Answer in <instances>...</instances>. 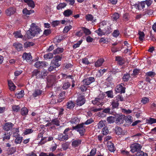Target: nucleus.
Here are the masks:
<instances>
[{"label":"nucleus","mask_w":156,"mask_h":156,"mask_svg":"<svg viewBox=\"0 0 156 156\" xmlns=\"http://www.w3.org/2000/svg\"><path fill=\"white\" fill-rule=\"evenodd\" d=\"M15 37L16 38H21L23 37V35L21 34L20 32L19 31H16L14 33Z\"/></svg>","instance_id":"nucleus-50"},{"label":"nucleus","mask_w":156,"mask_h":156,"mask_svg":"<svg viewBox=\"0 0 156 156\" xmlns=\"http://www.w3.org/2000/svg\"><path fill=\"white\" fill-rule=\"evenodd\" d=\"M83 33H84L86 35H90L91 34V32L90 30L89 29L85 27L83 28Z\"/></svg>","instance_id":"nucleus-48"},{"label":"nucleus","mask_w":156,"mask_h":156,"mask_svg":"<svg viewBox=\"0 0 156 156\" xmlns=\"http://www.w3.org/2000/svg\"><path fill=\"white\" fill-rule=\"evenodd\" d=\"M41 74V72L37 70H34L33 72L32 76H36L37 78H42Z\"/></svg>","instance_id":"nucleus-22"},{"label":"nucleus","mask_w":156,"mask_h":156,"mask_svg":"<svg viewBox=\"0 0 156 156\" xmlns=\"http://www.w3.org/2000/svg\"><path fill=\"white\" fill-rule=\"evenodd\" d=\"M106 123V121L101 120L100 121L97 125L98 128V129H101L102 128L105 126Z\"/></svg>","instance_id":"nucleus-27"},{"label":"nucleus","mask_w":156,"mask_h":156,"mask_svg":"<svg viewBox=\"0 0 156 156\" xmlns=\"http://www.w3.org/2000/svg\"><path fill=\"white\" fill-rule=\"evenodd\" d=\"M116 99L119 101H124L123 97L120 95H117L115 98Z\"/></svg>","instance_id":"nucleus-61"},{"label":"nucleus","mask_w":156,"mask_h":156,"mask_svg":"<svg viewBox=\"0 0 156 156\" xmlns=\"http://www.w3.org/2000/svg\"><path fill=\"white\" fill-rule=\"evenodd\" d=\"M42 92V91L41 90L38 89H36L33 94V97H36L41 95Z\"/></svg>","instance_id":"nucleus-25"},{"label":"nucleus","mask_w":156,"mask_h":156,"mask_svg":"<svg viewBox=\"0 0 156 156\" xmlns=\"http://www.w3.org/2000/svg\"><path fill=\"white\" fill-rule=\"evenodd\" d=\"M108 150L111 152H114L115 150L113 144L111 142L108 143Z\"/></svg>","instance_id":"nucleus-29"},{"label":"nucleus","mask_w":156,"mask_h":156,"mask_svg":"<svg viewBox=\"0 0 156 156\" xmlns=\"http://www.w3.org/2000/svg\"><path fill=\"white\" fill-rule=\"evenodd\" d=\"M34 130L31 129H26L24 130V134L25 135L30 134L33 133Z\"/></svg>","instance_id":"nucleus-42"},{"label":"nucleus","mask_w":156,"mask_h":156,"mask_svg":"<svg viewBox=\"0 0 156 156\" xmlns=\"http://www.w3.org/2000/svg\"><path fill=\"white\" fill-rule=\"evenodd\" d=\"M119 17V14L117 12L114 13L111 16L112 20L115 21H117V20Z\"/></svg>","instance_id":"nucleus-26"},{"label":"nucleus","mask_w":156,"mask_h":156,"mask_svg":"<svg viewBox=\"0 0 156 156\" xmlns=\"http://www.w3.org/2000/svg\"><path fill=\"white\" fill-rule=\"evenodd\" d=\"M92 103L94 105L98 106L99 107H101L104 104L103 98L98 96L95 98L94 99L92 100Z\"/></svg>","instance_id":"nucleus-3"},{"label":"nucleus","mask_w":156,"mask_h":156,"mask_svg":"<svg viewBox=\"0 0 156 156\" xmlns=\"http://www.w3.org/2000/svg\"><path fill=\"white\" fill-rule=\"evenodd\" d=\"M60 23L59 21L56 20L52 21L51 23V24L53 27H55L58 26Z\"/></svg>","instance_id":"nucleus-57"},{"label":"nucleus","mask_w":156,"mask_h":156,"mask_svg":"<svg viewBox=\"0 0 156 156\" xmlns=\"http://www.w3.org/2000/svg\"><path fill=\"white\" fill-rule=\"evenodd\" d=\"M44 138H41V140L39 142V143L40 144H44L47 141H51L53 139V137H52V136H49V137H48V139L47 140H46L45 141H43V140H44Z\"/></svg>","instance_id":"nucleus-41"},{"label":"nucleus","mask_w":156,"mask_h":156,"mask_svg":"<svg viewBox=\"0 0 156 156\" xmlns=\"http://www.w3.org/2000/svg\"><path fill=\"white\" fill-rule=\"evenodd\" d=\"M12 109L14 112H17L20 110V107L19 105H13L12 107Z\"/></svg>","instance_id":"nucleus-58"},{"label":"nucleus","mask_w":156,"mask_h":156,"mask_svg":"<svg viewBox=\"0 0 156 156\" xmlns=\"http://www.w3.org/2000/svg\"><path fill=\"white\" fill-rule=\"evenodd\" d=\"M28 110L27 108L24 107L21 110V114L23 116L27 115L28 112Z\"/></svg>","instance_id":"nucleus-32"},{"label":"nucleus","mask_w":156,"mask_h":156,"mask_svg":"<svg viewBox=\"0 0 156 156\" xmlns=\"http://www.w3.org/2000/svg\"><path fill=\"white\" fill-rule=\"evenodd\" d=\"M142 147V146L141 145L137 143H135L131 145L130 151L132 153L138 152L141 150Z\"/></svg>","instance_id":"nucleus-4"},{"label":"nucleus","mask_w":156,"mask_h":156,"mask_svg":"<svg viewBox=\"0 0 156 156\" xmlns=\"http://www.w3.org/2000/svg\"><path fill=\"white\" fill-rule=\"evenodd\" d=\"M79 121V119L77 117H73L72 118L70 122L72 124H77L78 123Z\"/></svg>","instance_id":"nucleus-40"},{"label":"nucleus","mask_w":156,"mask_h":156,"mask_svg":"<svg viewBox=\"0 0 156 156\" xmlns=\"http://www.w3.org/2000/svg\"><path fill=\"white\" fill-rule=\"evenodd\" d=\"M82 61L83 64L86 65H88L90 64V62L89 61L88 59L86 58H83Z\"/></svg>","instance_id":"nucleus-60"},{"label":"nucleus","mask_w":156,"mask_h":156,"mask_svg":"<svg viewBox=\"0 0 156 156\" xmlns=\"http://www.w3.org/2000/svg\"><path fill=\"white\" fill-rule=\"evenodd\" d=\"M115 61L118 62V64L120 65H122L124 64L125 61L124 59L122 57L119 56H117L115 57Z\"/></svg>","instance_id":"nucleus-21"},{"label":"nucleus","mask_w":156,"mask_h":156,"mask_svg":"<svg viewBox=\"0 0 156 156\" xmlns=\"http://www.w3.org/2000/svg\"><path fill=\"white\" fill-rule=\"evenodd\" d=\"M63 49L62 48H58L54 50L53 51V54H58L63 52Z\"/></svg>","instance_id":"nucleus-38"},{"label":"nucleus","mask_w":156,"mask_h":156,"mask_svg":"<svg viewBox=\"0 0 156 156\" xmlns=\"http://www.w3.org/2000/svg\"><path fill=\"white\" fill-rule=\"evenodd\" d=\"M24 95V91L23 90H21L19 92L15 94V96L18 98H22Z\"/></svg>","instance_id":"nucleus-34"},{"label":"nucleus","mask_w":156,"mask_h":156,"mask_svg":"<svg viewBox=\"0 0 156 156\" xmlns=\"http://www.w3.org/2000/svg\"><path fill=\"white\" fill-rule=\"evenodd\" d=\"M88 87V86L86 85L83 84L81 85L79 87L80 89L82 91H84L87 90Z\"/></svg>","instance_id":"nucleus-55"},{"label":"nucleus","mask_w":156,"mask_h":156,"mask_svg":"<svg viewBox=\"0 0 156 156\" xmlns=\"http://www.w3.org/2000/svg\"><path fill=\"white\" fill-rule=\"evenodd\" d=\"M13 126V124L11 122H6L3 125V129L5 131H8L12 128Z\"/></svg>","instance_id":"nucleus-11"},{"label":"nucleus","mask_w":156,"mask_h":156,"mask_svg":"<svg viewBox=\"0 0 156 156\" xmlns=\"http://www.w3.org/2000/svg\"><path fill=\"white\" fill-rule=\"evenodd\" d=\"M67 108L71 109L73 108L75 106V104L74 102L72 101H69L67 103Z\"/></svg>","instance_id":"nucleus-30"},{"label":"nucleus","mask_w":156,"mask_h":156,"mask_svg":"<svg viewBox=\"0 0 156 156\" xmlns=\"http://www.w3.org/2000/svg\"><path fill=\"white\" fill-rule=\"evenodd\" d=\"M72 28V27L71 25L66 26L64 28L63 32L64 33H67Z\"/></svg>","instance_id":"nucleus-52"},{"label":"nucleus","mask_w":156,"mask_h":156,"mask_svg":"<svg viewBox=\"0 0 156 156\" xmlns=\"http://www.w3.org/2000/svg\"><path fill=\"white\" fill-rule=\"evenodd\" d=\"M52 125H55L57 126H59V122L58 119H52L50 122L47 123L46 125V126H51Z\"/></svg>","instance_id":"nucleus-14"},{"label":"nucleus","mask_w":156,"mask_h":156,"mask_svg":"<svg viewBox=\"0 0 156 156\" xmlns=\"http://www.w3.org/2000/svg\"><path fill=\"white\" fill-rule=\"evenodd\" d=\"M130 78V75L126 73L122 77V79L125 82L127 81Z\"/></svg>","instance_id":"nucleus-45"},{"label":"nucleus","mask_w":156,"mask_h":156,"mask_svg":"<svg viewBox=\"0 0 156 156\" xmlns=\"http://www.w3.org/2000/svg\"><path fill=\"white\" fill-rule=\"evenodd\" d=\"M73 11L71 9H68L65 10L63 12V14L65 17H69L73 14Z\"/></svg>","instance_id":"nucleus-16"},{"label":"nucleus","mask_w":156,"mask_h":156,"mask_svg":"<svg viewBox=\"0 0 156 156\" xmlns=\"http://www.w3.org/2000/svg\"><path fill=\"white\" fill-rule=\"evenodd\" d=\"M13 45L18 51H21L23 49L22 44L19 42L14 43Z\"/></svg>","instance_id":"nucleus-17"},{"label":"nucleus","mask_w":156,"mask_h":156,"mask_svg":"<svg viewBox=\"0 0 156 156\" xmlns=\"http://www.w3.org/2000/svg\"><path fill=\"white\" fill-rule=\"evenodd\" d=\"M115 118L113 116L108 117L107 118V120L108 123L111 124L115 121Z\"/></svg>","instance_id":"nucleus-44"},{"label":"nucleus","mask_w":156,"mask_h":156,"mask_svg":"<svg viewBox=\"0 0 156 156\" xmlns=\"http://www.w3.org/2000/svg\"><path fill=\"white\" fill-rule=\"evenodd\" d=\"M39 156H55V155L52 153L48 154L44 153H41L40 154Z\"/></svg>","instance_id":"nucleus-64"},{"label":"nucleus","mask_w":156,"mask_h":156,"mask_svg":"<svg viewBox=\"0 0 156 156\" xmlns=\"http://www.w3.org/2000/svg\"><path fill=\"white\" fill-rule=\"evenodd\" d=\"M41 31V29L38 27L30 29L27 33L28 38H30L32 36H34L36 34L39 33Z\"/></svg>","instance_id":"nucleus-1"},{"label":"nucleus","mask_w":156,"mask_h":156,"mask_svg":"<svg viewBox=\"0 0 156 156\" xmlns=\"http://www.w3.org/2000/svg\"><path fill=\"white\" fill-rule=\"evenodd\" d=\"M145 5L144 1H143L136 5L137 7L139 10L141 9L145 8Z\"/></svg>","instance_id":"nucleus-31"},{"label":"nucleus","mask_w":156,"mask_h":156,"mask_svg":"<svg viewBox=\"0 0 156 156\" xmlns=\"http://www.w3.org/2000/svg\"><path fill=\"white\" fill-rule=\"evenodd\" d=\"M16 139L15 140V142L16 144H20L23 140V137L20 136L15 137Z\"/></svg>","instance_id":"nucleus-35"},{"label":"nucleus","mask_w":156,"mask_h":156,"mask_svg":"<svg viewBox=\"0 0 156 156\" xmlns=\"http://www.w3.org/2000/svg\"><path fill=\"white\" fill-rule=\"evenodd\" d=\"M102 133L104 135H107L109 133V130L106 127H105L102 129Z\"/></svg>","instance_id":"nucleus-63"},{"label":"nucleus","mask_w":156,"mask_h":156,"mask_svg":"<svg viewBox=\"0 0 156 156\" xmlns=\"http://www.w3.org/2000/svg\"><path fill=\"white\" fill-rule=\"evenodd\" d=\"M61 60V58L59 56H57L55 57L54 59L52 60L51 63L53 64L56 68L58 67L60 65V64L58 62V61Z\"/></svg>","instance_id":"nucleus-6"},{"label":"nucleus","mask_w":156,"mask_h":156,"mask_svg":"<svg viewBox=\"0 0 156 156\" xmlns=\"http://www.w3.org/2000/svg\"><path fill=\"white\" fill-rule=\"evenodd\" d=\"M10 134L9 133L5 132L3 133L2 135V140L4 141H6L10 139Z\"/></svg>","instance_id":"nucleus-19"},{"label":"nucleus","mask_w":156,"mask_h":156,"mask_svg":"<svg viewBox=\"0 0 156 156\" xmlns=\"http://www.w3.org/2000/svg\"><path fill=\"white\" fill-rule=\"evenodd\" d=\"M125 120L127 125L130 124L132 122L131 119V116H130L129 117H127L126 119L125 118Z\"/></svg>","instance_id":"nucleus-56"},{"label":"nucleus","mask_w":156,"mask_h":156,"mask_svg":"<svg viewBox=\"0 0 156 156\" xmlns=\"http://www.w3.org/2000/svg\"><path fill=\"white\" fill-rule=\"evenodd\" d=\"M66 6V4L65 3H60L57 6V9L58 10H59L64 8Z\"/></svg>","instance_id":"nucleus-36"},{"label":"nucleus","mask_w":156,"mask_h":156,"mask_svg":"<svg viewBox=\"0 0 156 156\" xmlns=\"http://www.w3.org/2000/svg\"><path fill=\"white\" fill-rule=\"evenodd\" d=\"M95 32L99 36H101L105 34L104 32L100 28H99L97 30H96Z\"/></svg>","instance_id":"nucleus-54"},{"label":"nucleus","mask_w":156,"mask_h":156,"mask_svg":"<svg viewBox=\"0 0 156 156\" xmlns=\"http://www.w3.org/2000/svg\"><path fill=\"white\" fill-rule=\"evenodd\" d=\"M104 61V60L103 58H101L98 59L95 63V66L96 67H98L101 66L103 62Z\"/></svg>","instance_id":"nucleus-20"},{"label":"nucleus","mask_w":156,"mask_h":156,"mask_svg":"<svg viewBox=\"0 0 156 156\" xmlns=\"http://www.w3.org/2000/svg\"><path fill=\"white\" fill-rule=\"evenodd\" d=\"M34 12L33 10H28L26 8L24 9L23 10V13L25 15H30V14Z\"/></svg>","instance_id":"nucleus-28"},{"label":"nucleus","mask_w":156,"mask_h":156,"mask_svg":"<svg viewBox=\"0 0 156 156\" xmlns=\"http://www.w3.org/2000/svg\"><path fill=\"white\" fill-rule=\"evenodd\" d=\"M111 104L112 105V107L113 108H118L119 104L118 101L116 99L112 100L111 102Z\"/></svg>","instance_id":"nucleus-18"},{"label":"nucleus","mask_w":156,"mask_h":156,"mask_svg":"<svg viewBox=\"0 0 156 156\" xmlns=\"http://www.w3.org/2000/svg\"><path fill=\"white\" fill-rule=\"evenodd\" d=\"M16 12L15 8L10 7L5 10V13L7 16H11Z\"/></svg>","instance_id":"nucleus-8"},{"label":"nucleus","mask_w":156,"mask_h":156,"mask_svg":"<svg viewBox=\"0 0 156 156\" xmlns=\"http://www.w3.org/2000/svg\"><path fill=\"white\" fill-rule=\"evenodd\" d=\"M22 57L23 59L25 60L27 62H29L32 59L31 55L30 53H24L23 54Z\"/></svg>","instance_id":"nucleus-10"},{"label":"nucleus","mask_w":156,"mask_h":156,"mask_svg":"<svg viewBox=\"0 0 156 156\" xmlns=\"http://www.w3.org/2000/svg\"><path fill=\"white\" fill-rule=\"evenodd\" d=\"M107 96L108 98H113L114 95L113 92L112 90L108 91L106 92Z\"/></svg>","instance_id":"nucleus-53"},{"label":"nucleus","mask_w":156,"mask_h":156,"mask_svg":"<svg viewBox=\"0 0 156 156\" xmlns=\"http://www.w3.org/2000/svg\"><path fill=\"white\" fill-rule=\"evenodd\" d=\"M70 86V84L68 82H65L63 85L62 87L63 89L66 90Z\"/></svg>","instance_id":"nucleus-46"},{"label":"nucleus","mask_w":156,"mask_h":156,"mask_svg":"<svg viewBox=\"0 0 156 156\" xmlns=\"http://www.w3.org/2000/svg\"><path fill=\"white\" fill-rule=\"evenodd\" d=\"M53 55L52 53H49L44 55V57L45 59H50L53 58Z\"/></svg>","instance_id":"nucleus-39"},{"label":"nucleus","mask_w":156,"mask_h":156,"mask_svg":"<svg viewBox=\"0 0 156 156\" xmlns=\"http://www.w3.org/2000/svg\"><path fill=\"white\" fill-rule=\"evenodd\" d=\"M81 141L80 140H73L72 144V146L74 147H76L78 146L81 143Z\"/></svg>","instance_id":"nucleus-24"},{"label":"nucleus","mask_w":156,"mask_h":156,"mask_svg":"<svg viewBox=\"0 0 156 156\" xmlns=\"http://www.w3.org/2000/svg\"><path fill=\"white\" fill-rule=\"evenodd\" d=\"M73 129L76 130L81 136L84 134L85 131L86 127L84 126V123H82L77 125L75 126H73Z\"/></svg>","instance_id":"nucleus-2"},{"label":"nucleus","mask_w":156,"mask_h":156,"mask_svg":"<svg viewBox=\"0 0 156 156\" xmlns=\"http://www.w3.org/2000/svg\"><path fill=\"white\" fill-rule=\"evenodd\" d=\"M149 101V98L145 97L142 98L141 100V102L143 104H145L148 103Z\"/></svg>","instance_id":"nucleus-49"},{"label":"nucleus","mask_w":156,"mask_h":156,"mask_svg":"<svg viewBox=\"0 0 156 156\" xmlns=\"http://www.w3.org/2000/svg\"><path fill=\"white\" fill-rule=\"evenodd\" d=\"M125 116L124 115H119L115 120V122L117 124H120L123 123L125 120Z\"/></svg>","instance_id":"nucleus-12"},{"label":"nucleus","mask_w":156,"mask_h":156,"mask_svg":"<svg viewBox=\"0 0 156 156\" xmlns=\"http://www.w3.org/2000/svg\"><path fill=\"white\" fill-rule=\"evenodd\" d=\"M115 132L117 134L120 135L122 133V129L120 127H117L115 128Z\"/></svg>","instance_id":"nucleus-51"},{"label":"nucleus","mask_w":156,"mask_h":156,"mask_svg":"<svg viewBox=\"0 0 156 156\" xmlns=\"http://www.w3.org/2000/svg\"><path fill=\"white\" fill-rule=\"evenodd\" d=\"M138 34L139 35V40L141 41H143L145 37V34L144 32L139 31Z\"/></svg>","instance_id":"nucleus-33"},{"label":"nucleus","mask_w":156,"mask_h":156,"mask_svg":"<svg viewBox=\"0 0 156 156\" xmlns=\"http://www.w3.org/2000/svg\"><path fill=\"white\" fill-rule=\"evenodd\" d=\"M136 156H147V154L145 153H144L140 150L137 152L136 154Z\"/></svg>","instance_id":"nucleus-43"},{"label":"nucleus","mask_w":156,"mask_h":156,"mask_svg":"<svg viewBox=\"0 0 156 156\" xmlns=\"http://www.w3.org/2000/svg\"><path fill=\"white\" fill-rule=\"evenodd\" d=\"M24 2L27 3L29 7L33 9L35 7L34 2L32 0H23Z\"/></svg>","instance_id":"nucleus-15"},{"label":"nucleus","mask_w":156,"mask_h":156,"mask_svg":"<svg viewBox=\"0 0 156 156\" xmlns=\"http://www.w3.org/2000/svg\"><path fill=\"white\" fill-rule=\"evenodd\" d=\"M85 101V100L84 96H80L78 98L76 101V104L77 105L80 106L84 104Z\"/></svg>","instance_id":"nucleus-7"},{"label":"nucleus","mask_w":156,"mask_h":156,"mask_svg":"<svg viewBox=\"0 0 156 156\" xmlns=\"http://www.w3.org/2000/svg\"><path fill=\"white\" fill-rule=\"evenodd\" d=\"M147 123L151 125L156 123V119L152 118H150L149 119H147Z\"/></svg>","instance_id":"nucleus-37"},{"label":"nucleus","mask_w":156,"mask_h":156,"mask_svg":"<svg viewBox=\"0 0 156 156\" xmlns=\"http://www.w3.org/2000/svg\"><path fill=\"white\" fill-rule=\"evenodd\" d=\"M68 139V135L67 134L60 133L58 135V139L60 141H66Z\"/></svg>","instance_id":"nucleus-13"},{"label":"nucleus","mask_w":156,"mask_h":156,"mask_svg":"<svg viewBox=\"0 0 156 156\" xmlns=\"http://www.w3.org/2000/svg\"><path fill=\"white\" fill-rule=\"evenodd\" d=\"M93 17L90 14H88L86 16V19L88 21H91L93 19Z\"/></svg>","instance_id":"nucleus-59"},{"label":"nucleus","mask_w":156,"mask_h":156,"mask_svg":"<svg viewBox=\"0 0 156 156\" xmlns=\"http://www.w3.org/2000/svg\"><path fill=\"white\" fill-rule=\"evenodd\" d=\"M90 111H91L94 112H96L99 111H101V108H97L93 107L90 108Z\"/></svg>","instance_id":"nucleus-47"},{"label":"nucleus","mask_w":156,"mask_h":156,"mask_svg":"<svg viewBox=\"0 0 156 156\" xmlns=\"http://www.w3.org/2000/svg\"><path fill=\"white\" fill-rule=\"evenodd\" d=\"M34 43L32 42H27L24 44V46L25 48H27L28 47L33 45Z\"/></svg>","instance_id":"nucleus-62"},{"label":"nucleus","mask_w":156,"mask_h":156,"mask_svg":"<svg viewBox=\"0 0 156 156\" xmlns=\"http://www.w3.org/2000/svg\"><path fill=\"white\" fill-rule=\"evenodd\" d=\"M8 84L9 89L11 91H13L15 89L16 87L11 80H8Z\"/></svg>","instance_id":"nucleus-23"},{"label":"nucleus","mask_w":156,"mask_h":156,"mask_svg":"<svg viewBox=\"0 0 156 156\" xmlns=\"http://www.w3.org/2000/svg\"><path fill=\"white\" fill-rule=\"evenodd\" d=\"M95 81V79L93 77H90L86 79L83 80V83L84 85H88L92 83Z\"/></svg>","instance_id":"nucleus-9"},{"label":"nucleus","mask_w":156,"mask_h":156,"mask_svg":"<svg viewBox=\"0 0 156 156\" xmlns=\"http://www.w3.org/2000/svg\"><path fill=\"white\" fill-rule=\"evenodd\" d=\"M123 86H124V84L122 83L117 85L115 89V92L117 93H124L125 92L126 88L123 87Z\"/></svg>","instance_id":"nucleus-5"}]
</instances>
